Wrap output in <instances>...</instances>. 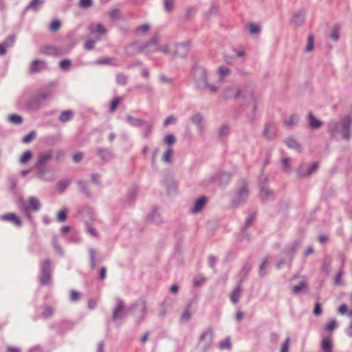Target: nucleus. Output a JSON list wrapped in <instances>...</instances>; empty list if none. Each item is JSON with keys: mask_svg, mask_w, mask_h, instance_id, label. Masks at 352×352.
I'll return each mask as SVG.
<instances>
[{"mask_svg": "<svg viewBox=\"0 0 352 352\" xmlns=\"http://www.w3.org/2000/svg\"><path fill=\"white\" fill-rule=\"evenodd\" d=\"M308 123L312 129H319L322 126V122L311 112L308 114Z\"/></svg>", "mask_w": 352, "mask_h": 352, "instance_id": "5701e85b", "label": "nucleus"}, {"mask_svg": "<svg viewBox=\"0 0 352 352\" xmlns=\"http://www.w3.org/2000/svg\"><path fill=\"white\" fill-rule=\"evenodd\" d=\"M78 184L80 187V191L83 192L85 195H86L88 197L91 196V192L88 189L87 185L86 182L79 180L78 181Z\"/></svg>", "mask_w": 352, "mask_h": 352, "instance_id": "6e6d98bb", "label": "nucleus"}, {"mask_svg": "<svg viewBox=\"0 0 352 352\" xmlns=\"http://www.w3.org/2000/svg\"><path fill=\"white\" fill-rule=\"evenodd\" d=\"M249 195V188L246 184H243L236 190L232 199V206H239L245 203Z\"/></svg>", "mask_w": 352, "mask_h": 352, "instance_id": "423d86ee", "label": "nucleus"}, {"mask_svg": "<svg viewBox=\"0 0 352 352\" xmlns=\"http://www.w3.org/2000/svg\"><path fill=\"white\" fill-rule=\"evenodd\" d=\"M219 349L221 350H230L232 344L230 338H227L223 340H221L219 344Z\"/></svg>", "mask_w": 352, "mask_h": 352, "instance_id": "603ef678", "label": "nucleus"}, {"mask_svg": "<svg viewBox=\"0 0 352 352\" xmlns=\"http://www.w3.org/2000/svg\"><path fill=\"white\" fill-rule=\"evenodd\" d=\"M41 106V97L36 96L28 99L25 103V107L29 110H37Z\"/></svg>", "mask_w": 352, "mask_h": 352, "instance_id": "a211bd4d", "label": "nucleus"}, {"mask_svg": "<svg viewBox=\"0 0 352 352\" xmlns=\"http://www.w3.org/2000/svg\"><path fill=\"white\" fill-rule=\"evenodd\" d=\"M175 0H163L164 9L167 12H171L174 8Z\"/></svg>", "mask_w": 352, "mask_h": 352, "instance_id": "13d9d810", "label": "nucleus"}, {"mask_svg": "<svg viewBox=\"0 0 352 352\" xmlns=\"http://www.w3.org/2000/svg\"><path fill=\"white\" fill-rule=\"evenodd\" d=\"M4 221H9L13 222L15 225L20 226L21 225V220L14 213H10L2 216L1 218Z\"/></svg>", "mask_w": 352, "mask_h": 352, "instance_id": "c9c22d12", "label": "nucleus"}, {"mask_svg": "<svg viewBox=\"0 0 352 352\" xmlns=\"http://www.w3.org/2000/svg\"><path fill=\"white\" fill-rule=\"evenodd\" d=\"M73 115L74 113L71 110L64 111L60 113L59 120L62 122H66L72 118Z\"/></svg>", "mask_w": 352, "mask_h": 352, "instance_id": "79ce46f5", "label": "nucleus"}, {"mask_svg": "<svg viewBox=\"0 0 352 352\" xmlns=\"http://www.w3.org/2000/svg\"><path fill=\"white\" fill-rule=\"evenodd\" d=\"M248 30L251 34H259L261 28L258 24L250 23L248 25Z\"/></svg>", "mask_w": 352, "mask_h": 352, "instance_id": "a18cd8bd", "label": "nucleus"}, {"mask_svg": "<svg viewBox=\"0 0 352 352\" xmlns=\"http://www.w3.org/2000/svg\"><path fill=\"white\" fill-rule=\"evenodd\" d=\"M230 131V126L228 124H221L217 130V134L219 139H223L228 135Z\"/></svg>", "mask_w": 352, "mask_h": 352, "instance_id": "bb28decb", "label": "nucleus"}, {"mask_svg": "<svg viewBox=\"0 0 352 352\" xmlns=\"http://www.w3.org/2000/svg\"><path fill=\"white\" fill-rule=\"evenodd\" d=\"M131 309L133 310V314L137 322H142L146 313V305L144 301L135 302L131 305Z\"/></svg>", "mask_w": 352, "mask_h": 352, "instance_id": "6e6552de", "label": "nucleus"}, {"mask_svg": "<svg viewBox=\"0 0 352 352\" xmlns=\"http://www.w3.org/2000/svg\"><path fill=\"white\" fill-rule=\"evenodd\" d=\"M54 314V309L47 305H45L42 307V316L45 318L51 317Z\"/></svg>", "mask_w": 352, "mask_h": 352, "instance_id": "de8ad7c7", "label": "nucleus"}, {"mask_svg": "<svg viewBox=\"0 0 352 352\" xmlns=\"http://www.w3.org/2000/svg\"><path fill=\"white\" fill-rule=\"evenodd\" d=\"M147 220L154 224H160L162 222L161 213L158 209L152 210L147 217Z\"/></svg>", "mask_w": 352, "mask_h": 352, "instance_id": "4be33fe9", "label": "nucleus"}, {"mask_svg": "<svg viewBox=\"0 0 352 352\" xmlns=\"http://www.w3.org/2000/svg\"><path fill=\"white\" fill-rule=\"evenodd\" d=\"M96 153L100 158L104 162H109L114 157L113 153L107 148H98Z\"/></svg>", "mask_w": 352, "mask_h": 352, "instance_id": "b1692460", "label": "nucleus"}, {"mask_svg": "<svg viewBox=\"0 0 352 352\" xmlns=\"http://www.w3.org/2000/svg\"><path fill=\"white\" fill-rule=\"evenodd\" d=\"M109 16L113 20L119 19H120V10L117 8L111 9L109 12Z\"/></svg>", "mask_w": 352, "mask_h": 352, "instance_id": "e2e57ef3", "label": "nucleus"}, {"mask_svg": "<svg viewBox=\"0 0 352 352\" xmlns=\"http://www.w3.org/2000/svg\"><path fill=\"white\" fill-rule=\"evenodd\" d=\"M47 67V65L45 61L36 59L32 63L29 70L30 73H37L46 69Z\"/></svg>", "mask_w": 352, "mask_h": 352, "instance_id": "dca6fc26", "label": "nucleus"}, {"mask_svg": "<svg viewBox=\"0 0 352 352\" xmlns=\"http://www.w3.org/2000/svg\"><path fill=\"white\" fill-rule=\"evenodd\" d=\"M173 148H166L162 156V161L167 164H171L173 162Z\"/></svg>", "mask_w": 352, "mask_h": 352, "instance_id": "c756f323", "label": "nucleus"}, {"mask_svg": "<svg viewBox=\"0 0 352 352\" xmlns=\"http://www.w3.org/2000/svg\"><path fill=\"white\" fill-rule=\"evenodd\" d=\"M34 168L37 170L38 171V177L39 178H41V179H43V180H47L45 178V175L47 172V169L45 167V166H41V165H37V164H35L34 165Z\"/></svg>", "mask_w": 352, "mask_h": 352, "instance_id": "3c124183", "label": "nucleus"}, {"mask_svg": "<svg viewBox=\"0 0 352 352\" xmlns=\"http://www.w3.org/2000/svg\"><path fill=\"white\" fill-rule=\"evenodd\" d=\"M96 63L100 64V65L106 64V65H114V66L118 65L117 63L116 62V60L113 59V58H106L98 60L96 61Z\"/></svg>", "mask_w": 352, "mask_h": 352, "instance_id": "4d7b16f0", "label": "nucleus"}, {"mask_svg": "<svg viewBox=\"0 0 352 352\" xmlns=\"http://www.w3.org/2000/svg\"><path fill=\"white\" fill-rule=\"evenodd\" d=\"M314 47V36L313 35H309L307 38V44L305 47V51L306 52H310L312 51Z\"/></svg>", "mask_w": 352, "mask_h": 352, "instance_id": "680f3d73", "label": "nucleus"}, {"mask_svg": "<svg viewBox=\"0 0 352 352\" xmlns=\"http://www.w3.org/2000/svg\"><path fill=\"white\" fill-rule=\"evenodd\" d=\"M128 77L126 75L120 73L116 75V82L118 85L124 86L126 84Z\"/></svg>", "mask_w": 352, "mask_h": 352, "instance_id": "5fc2aeb1", "label": "nucleus"}, {"mask_svg": "<svg viewBox=\"0 0 352 352\" xmlns=\"http://www.w3.org/2000/svg\"><path fill=\"white\" fill-rule=\"evenodd\" d=\"M242 289L241 286H236L230 295V300L233 304H236L241 297Z\"/></svg>", "mask_w": 352, "mask_h": 352, "instance_id": "c85d7f7f", "label": "nucleus"}, {"mask_svg": "<svg viewBox=\"0 0 352 352\" xmlns=\"http://www.w3.org/2000/svg\"><path fill=\"white\" fill-rule=\"evenodd\" d=\"M240 94V88L234 85L227 86L224 87L223 90V96L228 99H234L236 100Z\"/></svg>", "mask_w": 352, "mask_h": 352, "instance_id": "f8f14e48", "label": "nucleus"}, {"mask_svg": "<svg viewBox=\"0 0 352 352\" xmlns=\"http://www.w3.org/2000/svg\"><path fill=\"white\" fill-rule=\"evenodd\" d=\"M307 287V282L304 277L302 278V280L300 283L296 285L292 286V291L294 294H299L302 292Z\"/></svg>", "mask_w": 352, "mask_h": 352, "instance_id": "473e14b6", "label": "nucleus"}, {"mask_svg": "<svg viewBox=\"0 0 352 352\" xmlns=\"http://www.w3.org/2000/svg\"><path fill=\"white\" fill-rule=\"evenodd\" d=\"M43 0H32L30 3L26 6L25 10H33L37 11L41 6L43 4Z\"/></svg>", "mask_w": 352, "mask_h": 352, "instance_id": "ea45409f", "label": "nucleus"}, {"mask_svg": "<svg viewBox=\"0 0 352 352\" xmlns=\"http://www.w3.org/2000/svg\"><path fill=\"white\" fill-rule=\"evenodd\" d=\"M351 118L349 116H344L339 120H331L328 124V131L332 137L340 136L348 140L351 137Z\"/></svg>", "mask_w": 352, "mask_h": 352, "instance_id": "f257e3e1", "label": "nucleus"}, {"mask_svg": "<svg viewBox=\"0 0 352 352\" xmlns=\"http://www.w3.org/2000/svg\"><path fill=\"white\" fill-rule=\"evenodd\" d=\"M79 212L85 223L89 221H93L96 219L94 210L91 207L83 206L79 210Z\"/></svg>", "mask_w": 352, "mask_h": 352, "instance_id": "ddd939ff", "label": "nucleus"}, {"mask_svg": "<svg viewBox=\"0 0 352 352\" xmlns=\"http://www.w3.org/2000/svg\"><path fill=\"white\" fill-rule=\"evenodd\" d=\"M68 212V210L67 208H63L59 210L57 212L56 219L59 222H65L67 220V214Z\"/></svg>", "mask_w": 352, "mask_h": 352, "instance_id": "09e8293b", "label": "nucleus"}, {"mask_svg": "<svg viewBox=\"0 0 352 352\" xmlns=\"http://www.w3.org/2000/svg\"><path fill=\"white\" fill-rule=\"evenodd\" d=\"M282 169L284 172L289 173L292 172V159L283 157L281 160Z\"/></svg>", "mask_w": 352, "mask_h": 352, "instance_id": "e433bc0d", "label": "nucleus"}, {"mask_svg": "<svg viewBox=\"0 0 352 352\" xmlns=\"http://www.w3.org/2000/svg\"><path fill=\"white\" fill-rule=\"evenodd\" d=\"M36 136V132L35 131H31L26 135H25L23 138V142L25 144L30 143L31 141H32Z\"/></svg>", "mask_w": 352, "mask_h": 352, "instance_id": "69168bd1", "label": "nucleus"}, {"mask_svg": "<svg viewBox=\"0 0 352 352\" xmlns=\"http://www.w3.org/2000/svg\"><path fill=\"white\" fill-rule=\"evenodd\" d=\"M341 30V25L339 23L334 24L332 26L330 37L334 42H337L340 38V32Z\"/></svg>", "mask_w": 352, "mask_h": 352, "instance_id": "f704fd0d", "label": "nucleus"}, {"mask_svg": "<svg viewBox=\"0 0 352 352\" xmlns=\"http://www.w3.org/2000/svg\"><path fill=\"white\" fill-rule=\"evenodd\" d=\"M213 338V332L210 329L201 333L199 340V348L201 352H206L211 346Z\"/></svg>", "mask_w": 352, "mask_h": 352, "instance_id": "0eeeda50", "label": "nucleus"}, {"mask_svg": "<svg viewBox=\"0 0 352 352\" xmlns=\"http://www.w3.org/2000/svg\"><path fill=\"white\" fill-rule=\"evenodd\" d=\"M217 74L218 76L219 82H222L226 78L231 75V69L227 66L221 65L217 67Z\"/></svg>", "mask_w": 352, "mask_h": 352, "instance_id": "6ab92c4d", "label": "nucleus"}, {"mask_svg": "<svg viewBox=\"0 0 352 352\" xmlns=\"http://www.w3.org/2000/svg\"><path fill=\"white\" fill-rule=\"evenodd\" d=\"M240 92L241 94L236 100L244 104H251L252 113L254 114L258 103L257 99L254 97L252 92L248 89H240Z\"/></svg>", "mask_w": 352, "mask_h": 352, "instance_id": "39448f33", "label": "nucleus"}, {"mask_svg": "<svg viewBox=\"0 0 352 352\" xmlns=\"http://www.w3.org/2000/svg\"><path fill=\"white\" fill-rule=\"evenodd\" d=\"M158 52H161L166 54H170L172 52L171 46L169 44H164L160 47H158Z\"/></svg>", "mask_w": 352, "mask_h": 352, "instance_id": "0e129e2a", "label": "nucleus"}, {"mask_svg": "<svg viewBox=\"0 0 352 352\" xmlns=\"http://www.w3.org/2000/svg\"><path fill=\"white\" fill-rule=\"evenodd\" d=\"M208 202L206 197L202 196L195 201L193 207L190 209L192 214H197L201 212L205 208Z\"/></svg>", "mask_w": 352, "mask_h": 352, "instance_id": "4468645a", "label": "nucleus"}, {"mask_svg": "<svg viewBox=\"0 0 352 352\" xmlns=\"http://www.w3.org/2000/svg\"><path fill=\"white\" fill-rule=\"evenodd\" d=\"M318 162H314L310 166L305 164L300 165L297 170V176L298 178H305L313 175L318 168Z\"/></svg>", "mask_w": 352, "mask_h": 352, "instance_id": "1a4fd4ad", "label": "nucleus"}, {"mask_svg": "<svg viewBox=\"0 0 352 352\" xmlns=\"http://www.w3.org/2000/svg\"><path fill=\"white\" fill-rule=\"evenodd\" d=\"M85 223V230L88 234L93 237H98V232L97 230L91 226V225L89 223V222L86 221Z\"/></svg>", "mask_w": 352, "mask_h": 352, "instance_id": "c03bdc74", "label": "nucleus"}, {"mask_svg": "<svg viewBox=\"0 0 352 352\" xmlns=\"http://www.w3.org/2000/svg\"><path fill=\"white\" fill-rule=\"evenodd\" d=\"M8 120L10 122L14 124H19L22 123L23 118L21 116L17 114H11L8 117Z\"/></svg>", "mask_w": 352, "mask_h": 352, "instance_id": "8fccbe9b", "label": "nucleus"}, {"mask_svg": "<svg viewBox=\"0 0 352 352\" xmlns=\"http://www.w3.org/2000/svg\"><path fill=\"white\" fill-rule=\"evenodd\" d=\"M126 119L127 122L131 126H134V127H140V126H143L144 122H146L142 119L134 118L130 115H127L126 116Z\"/></svg>", "mask_w": 352, "mask_h": 352, "instance_id": "2f4dec72", "label": "nucleus"}, {"mask_svg": "<svg viewBox=\"0 0 352 352\" xmlns=\"http://www.w3.org/2000/svg\"><path fill=\"white\" fill-rule=\"evenodd\" d=\"M114 306L112 309V320L117 322L122 320L127 314L126 307L124 300L120 298L114 299Z\"/></svg>", "mask_w": 352, "mask_h": 352, "instance_id": "20e7f679", "label": "nucleus"}, {"mask_svg": "<svg viewBox=\"0 0 352 352\" xmlns=\"http://www.w3.org/2000/svg\"><path fill=\"white\" fill-rule=\"evenodd\" d=\"M276 135V127L271 124H266L263 131V135L267 140H273Z\"/></svg>", "mask_w": 352, "mask_h": 352, "instance_id": "aec40b11", "label": "nucleus"}, {"mask_svg": "<svg viewBox=\"0 0 352 352\" xmlns=\"http://www.w3.org/2000/svg\"><path fill=\"white\" fill-rule=\"evenodd\" d=\"M191 47L190 41H185L176 44L173 51V54L177 57H185L189 52Z\"/></svg>", "mask_w": 352, "mask_h": 352, "instance_id": "9b49d317", "label": "nucleus"}, {"mask_svg": "<svg viewBox=\"0 0 352 352\" xmlns=\"http://www.w3.org/2000/svg\"><path fill=\"white\" fill-rule=\"evenodd\" d=\"M193 315V311L191 309V305H188L184 311H182L180 316V322L182 323L188 322Z\"/></svg>", "mask_w": 352, "mask_h": 352, "instance_id": "393cba45", "label": "nucleus"}, {"mask_svg": "<svg viewBox=\"0 0 352 352\" xmlns=\"http://www.w3.org/2000/svg\"><path fill=\"white\" fill-rule=\"evenodd\" d=\"M195 82L196 87L202 91H208L210 94H217L220 90V87L210 81L209 74L207 69L203 67H198L194 72Z\"/></svg>", "mask_w": 352, "mask_h": 352, "instance_id": "f03ea898", "label": "nucleus"}, {"mask_svg": "<svg viewBox=\"0 0 352 352\" xmlns=\"http://www.w3.org/2000/svg\"><path fill=\"white\" fill-rule=\"evenodd\" d=\"M52 151H50L41 155L35 164L45 166L52 157Z\"/></svg>", "mask_w": 352, "mask_h": 352, "instance_id": "72a5a7b5", "label": "nucleus"}, {"mask_svg": "<svg viewBox=\"0 0 352 352\" xmlns=\"http://www.w3.org/2000/svg\"><path fill=\"white\" fill-rule=\"evenodd\" d=\"M28 204L34 211H38L41 208V204L38 199L34 197H30L28 199Z\"/></svg>", "mask_w": 352, "mask_h": 352, "instance_id": "a19ab883", "label": "nucleus"}, {"mask_svg": "<svg viewBox=\"0 0 352 352\" xmlns=\"http://www.w3.org/2000/svg\"><path fill=\"white\" fill-rule=\"evenodd\" d=\"M260 196L263 200H267L274 196L273 191L267 186H261L260 187Z\"/></svg>", "mask_w": 352, "mask_h": 352, "instance_id": "7c9ffc66", "label": "nucleus"}, {"mask_svg": "<svg viewBox=\"0 0 352 352\" xmlns=\"http://www.w3.org/2000/svg\"><path fill=\"white\" fill-rule=\"evenodd\" d=\"M71 65H72V62L70 60L64 59L60 62L59 67L63 71H67L69 69Z\"/></svg>", "mask_w": 352, "mask_h": 352, "instance_id": "052dcab7", "label": "nucleus"}, {"mask_svg": "<svg viewBox=\"0 0 352 352\" xmlns=\"http://www.w3.org/2000/svg\"><path fill=\"white\" fill-rule=\"evenodd\" d=\"M300 245V242L299 241H293L287 245L285 251L288 254H293L296 252Z\"/></svg>", "mask_w": 352, "mask_h": 352, "instance_id": "4c0bfd02", "label": "nucleus"}, {"mask_svg": "<svg viewBox=\"0 0 352 352\" xmlns=\"http://www.w3.org/2000/svg\"><path fill=\"white\" fill-rule=\"evenodd\" d=\"M61 23L59 20H54L50 26V29L52 32H56L60 28Z\"/></svg>", "mask_w": 352, "mask_h": 352, "instance_id": "338daca9", "label": "nucleus"}, {"mask_svg": "<svg viewBox=\"0 0 352 352\" xmlns=\"http://www.w3.org/2000/svg\"><path fill=\"white\" fill-rule=\"evenodd\" d=\"M14 41L15 36L14 35H10L3 42L0 43V56H3L6 54L8 48L13 45Z\"/></svg>", "mask_w": 352, "mask_h": 352, "instance_id": "412c9836", "label": "nucleus"}, {"mask_svg": "<svg viewBox=\"0 0 352 352\" xmlns=\"http://www.w3.org/2000/svg\"><path fill=\"white\" fill-rule=\"evenodd\" d=\"M32 157V153L30 151H26L23 153V154L20 157L19 162L20 163L24 164L29 162Z\"/></svg>", "mask_w": 352, "mask_h": 352, "instance_id": "864d4df0", "label": "nucleus"}, {"mask_svg": "<svg viewBox=\"0 0 352 352\" xmlns=\"http://www.w3.org/2000/svg\"><path fill=\"white\" fill-rule=\"evenodd\" d=\"M290 344L289 338H287L281 345L280 352H289Z\"/></svg>", "mask_w": 352, "mask_h": 352, "instance_id": "774afa93", "label": "nucleus"}, {"mask_svg": "<svg viewBox=\"0 0 352 352\" xmlns=\"http://www.w3.org/2000/svg\"><path fill=\"white\" fill-rule=\"evenodd\" d=\"M51 263L49 259H45L41 264V274L40 281L42 285H47L50 283Z\"/></svg>", "mask_w": 352, "mask_h": 352, "instance_id": "9d476101", "label": "nucleus"}, {"mask_svg": "<svg viewBox=\"0 0 352 352\" xmlns=\"http://www.w3.org/2000/svg\"><path fill=\"white\" fill-rule=\"evenodd\" d=\"M71 183L70 179H63L58 183V190L59 193H63Z\"/></svg>", "mask_w": 352, "mask_h": 352, "instance_id": "49530a36", "label": "nucleus"}, {"mask_svg": "<svg viewBox=\"0 0 352 352\" xmlns=\"http://www.w3.org/2000/svg\"><path fill=\"white\" fill-rule=\"evenodd\" d=\"M144 126H145V129L143 131L142 135L144 138H146L149 136L153 129V125L150 122H145Z\"/></svg>", "mask_w": 352, "mask_h": 352, "instance_id": "bf43d9fd", "label": "nucleus"}, {"mask_svg": "<svg viewBox=\"0 0 352 352\" xmlns=\"http://www.w3.org/2000/svg\"><path fill=\"white\" fill-rule=\"evenodd\" d=\"M305 13L303 10H299L294 13L291 20V24L299 27L304 23Z\"/></svg>", "mask_w": 352, "mask_h": 352, "instance_id": "f3484780", "label": "nucleus"}, {"mask_svg": "<svg viewBox=\"0 0 352 352\" xmlns=\"http://www.w3.org/2000/svg\"><path fill=\"white\" fill-rule=\"evenodd\" d=\"M163 142L166 148H173V144L176 142V138L174 135L168 134L165 136Z\"/></svg>", "mask_w": 352, "mask_h": 352, "instance_id": "37998d69", "label": "nucleus"}, {"mask_svg": "<svg viewBox=\"0 0 352 352\" xmlns=\"http://www.w3.org/2000/svg\"><path fill=\"white\" fill-rule=\"evenodd\" d=\"M298 120L299 116L296 113H293L284 119L283 124L286 127L290 129L296 125Z\"/></svg>", "mask_w": 352, "mask_h": 352, "instance_id": "a878e982", "label": "nucleus"}, {"mask_svg": "<svg viewBox=\"0 0 352 352\" xmlns=\"http://www.w3.org/2000/svg\"><path fill=\"white\" fill-rule=\"evenodd\" d=\"M332 340L329 338H324L321 342V349L324 352H332Z\"/></svg>", "mask_w": 352, "mask_h": 352, "instance_id": "58836bf2", "label": "nucleus"}, {"mask_svg": "<svg viewBox=\"0 0 352 352\" xmlns=\"http://www.w3.org/2000/svg\"><path fill=\"white\" fill-rule=\"evenodd\" d=\"M190 122L196 126L199 132H203L204 130V119L201 113H194L190 118Z\"/></svg>", "mask_w": 352, "mask_h": 352, "instance_id": "2eb2a0df", "label": "nucleus"}, {"mask_svg": "<svg viewBox=\"0 0 352 352\" xmlns=\"http://www.w3.org/2000/svg\"><path fill=\"white\" fill-rule=\"evenodd\" d=\"M287 146L291 149H294L298 152L301 151V147L299 142L293 137H289L285 140Z\"/></svg>", "mask_w": 352, "mask_h": 352, "instance_id": "cd10ccee", "label": "nucleus"}, {"mask_svg": "<svg viewBox=\"0 0 352 352\" xmlns=\"http://www.w3.org/2000/svg\"><path fill=\"white\" fill-rule=\"evenodd\" d=\"M160 40L161 38L159 35H155L149 41L144 44H139L136 42L131 43L125 47V52L130 56H133L138 52H144L148 47L159 45Z\"/></svg>", "mask_w": 352, "mask_h": 352, "instance_id": "7ed1b4c3", "label": "nucleus"}]
</instances>
